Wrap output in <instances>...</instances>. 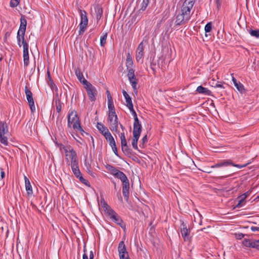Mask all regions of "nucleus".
I'll return each mask as SVG.
<instances>
[{"label": "nucleus", "instance_id": "nucleus-62", "mask_svg": "<svg viewBox=\"0 0 259 259\" xmlns=\"http://www.w3.org/2000/svg\"><path fill=\"white\" fill-rule=\"evenodd\" d=\"M155 64H151V65H150V67L151 68V69L154 72H155Z\"/></svg>", "mask_w": 259, "mask_h": 259}, {"label": "nucleus", "instance_id": "nucleus-28", "mask_svg": "<svg viewBox=\"0 0 259 259\" xmlns=\"http://www.w3.org/2000/svg\"><path fill=\"white\" fill-rule=\"evenodd\" d=\"M122 151L127 156L131 157L132 155V150L129 148L128 146H124L121 147Z\"/></svg>", "mask_w": 259, "mask_h": 259}, {"label": "nucleus", "instance_id": "nucleus-33", "mask_svg": "<svg viewBox=\"0 0 259 259\" xmlns=\"http://www.w3.org/2000/svg\"><path fill=\"white\" fill-rule=\"evenodd\" d=\"M249 247L259 249V239L252 241L250 245H249Z\"/></svg>", "mask_w": 259, "mask_h": 259}, {"label": "nucleus", "instance_id": "nucleus-4", "mask_svg": "<svg viewBox=\"0 0 259 259\" xmlns=\"http://www.w3.org/2000/svg\"><path fill=\"white\" fill-rule=\"evenodd\" d=\"M83 84L84 85V88L87 91L90 101L92 102L95 101L96 100V97L97 94L96 88L87 80L83 81Z\"/></svg>", "mask_w": 259, "mask_h": 259}, {"label": "nucleus", "instance_id": "nucleus-8", "mask_svg": "<svg viewBox=\"0 0 259 259\" xmlns=\"http://www.w3.org/2000/svg\"><path fill=\"white\" fill-rule=\"evenodd\" d=\"M8 132L7 123L5 121H0V142L5 146L9 144L7 137L5 136Z\"/></svg>", "mask_w": 259, "mask_h": 259}, {"label": "nucleus", "instance_id": "nucleus-44", "mask_svg": "<svg viewBox=\"0 0 259 259\" xmlns=\"http://www.w3.org/2000/svg\"><path fill=\"white\" fill-rule=\"evenodd\" d=\"M101 204L104 210L109 206L104 199L101 200Z\"/></svg>", "mask_w": 259, "mask_h": 259}, {"label": "nucleus", "instance_id": "nucleus-6", "mask_svg": "<svg viewBox=\"0 0 259 259\" xmlns=\"http://www.w3.org/2000/svg\"><path fill=\"white\" fill-rule=\"evenodd\" d=\"M69 165H70L72 171L74 176L78 179L82 184L86 186H89L90 183L88 181L84 179L82 176L81 173L79 168L78 162L73 163H69Z\"/></svg>", "mask_w": 259, "mask_h": 259}, {"label": "nucleus", "instance_id": "nucleus-40", "mask_svg": "<svg viewBox=\"0 0 259 259\" xmlns=\"http://www.w3.org/2000/svg\"><path fill=\"white\" fill-rule=\"evenodd\" d=\"M212 29V24L211 22L207 23L204 27V30L206 33L209 32Z\"/></svg>", "mask_w": 259, "mask_h": 259}, {"label": "nucleus", "instance_id": "nucleus-17", "mask_svg": "<svg viewBox=\"0 0 259 259\" xmlns=\"http://www.w3.org/2000/svg\"><path fill=\"white\" fill-rule=\"evenodd\" d=\"M144 54V45L143 42H141L139 45L136 52V60L139 62L143 57Z\"/></svg>", "mask_w": 259, "mask_h": 259}, {"label": "nucleus", "instance_id": "nucleus-60", "mask_svg": "<svg viewBox=\"0 0 259 259\" xmlns=\"http://www.w3.org/2000/svg\"><path fill=\"white\" fill-rule=\"evenodd\" d=\"M202 171L204 172H206V173H208V174L210 173L211 172V171L209 170V168H205V169L202 170Z\"/></svg>", "mask_w": 259, "mask_h": 259}, {"label": "nucleus", "instance_id": "nucleus-1", "mask_svg": "<svg viewBox=\"0 0 259 259\" xmlns=\"http://www.w3.org/2000/svg\"><path fill=\"white\" fill-rule=\"evenodd\" d=\"M195 2V0H185L183 3L180 11L176 15L175 21L173 24V20L170 22L169 26L174 27H177L179 26L186 24L190 19L193 14L192 10Z\"/></svg>", "mask_w": 259, "mask_h": 259}, {"label": "nucleus", "instance_id": "nucleus-59", "mask_svg": "<svg viewBox=\"0 0 259 259\" xmlns=\"http://www.w3.org/2000/svg\"><path fill=\"white\" fill-rule=\"evenodd\" d=\"M121 255H119L120 259H130L128 256V254H127V255H123V257H121Z\"/></svg>", "mask_w": 259, "mask_h": 259}, {"label": "nucleus", "instance_id": "nucleus-43", "mask_svg": "<svg viewBox=\"0 0 259 259\" xmlns=\"http://www.w3.org/2000/svg\"><path fill=\"white\" fill-rule=\"evenodd\" d=\"M213 84L212 86L214 88H219L222 89H224V87L223 86V84L221 83H220L219 82H217L215 83H213Z\"/></svg>", "mask_w": 259, "mask_h": 259}, {"label": "nucleus", "instance_id": "nucleus-41", "mask_svg": "<svg viewBox=\"0 0 259 259\" xmlns=\"http://www.w3.org/2000/svg\"><path fill=\"white\" fill-rule=\"evenodd\" d=\"M20 0H11L10 1V7L12 8L16 7L19 4Z\"/></svg>", "mask_w": 259, "mask_h": 259}, {"label": "nucleus", "instance_id": "nucleus-30", "mask_svg": "<svg viewBox=\"0 0 259 259\" xmlns=\"http://www.w3.org/2000/svg\"><path fill=\"white\" fill-rule=\"evenodd\" d=\"M149 0H143L142 2L140 4V11H144L146 10L148 4Z\"/></svg>", "mask_w": 259, "mask_h": 259}, {"label": "nucleus", "instance_id": "nucleus-47", "mask_svg": "<svg viewBox=\"0 0 259 259\" xmlns=\"http://www.w3.org/2000/svg\"><path fill=\"white\" fill-rule=\"evenodd\" d=\"M134 125H138V124H141V123L140 122V121L138 118V116L134 117Z\"/></svg>", "mask_w": 259, "mask_h": 259}, {"label": "nucleus", "instance_id": "nucleus-26", "mask_svg": "<svg viewBox=\"0 0 259 259\" xmlns=\"http://www.w3.org/2000/svg\"><path fill=\"white\" fill-rule=\"evenodd\" d=\"M125 64L127 69L132 68V66L133 65V61L130 53H128L126 56Z\"/></svg>", "mask_w": 259, "mask_h": 259}, {"label": "nucleus", "instance_id": "nucleus-63", "mask_svg": "<svg viewBox=\"0 0 259 259\" xmlns=\"http://www.w3.org/2000/svg\"><path fill=\"white\" fill-rule=\"evenodd\" d=\"M94 257V255L93 251H91L90 252V259H93Z\"/></svg>", "mask_w": 259, "mask_h": 259}, {"label": "nucleus", "instance_id": "nucleus-37", "mask_svg": "<svg viewBox=\"0 0 259 259\" xmlns=\"http://www.w3.org/2000/svg\"><path fill=\"white\" fill-rule=\"evenodd\" d=\"M107 38V33H105L100 38V45L102 47L104 46L106 42V39Z\"/></svg>", "mask_w": 259, "mask_h": 259}, {"label": "nucleus", "instance_id": "nucleus-15", "mask_svg": "<svg viewBox=\"0 0 259 259\" xmlns=\"http://www.w3.org/2000/svg\"><path fill=\"white\" fill-rule=\"evenodd\" d=\"M106 168L110 171V174L111 175H113L115 178L119 179L125 175V174L122 171H120L111 165H107Z\"/></svg>", "mask_w": 259, "mask_h": 259}, {"label": "nucleus", "instance_id": "nucleus-38", "mask_svg": "<svg viewBox=\"0 0 259 259\" xmlns=\"http://www.w3.org/2000/svg\"><path fill=\"white\" fill-rule=\"evenodd\" d=\"M128 70L127 77L128 79L134 78V77L135 76V70L133 68L127 69Z\"/></svg>", "mask_w": 259, "mask_h": 259}, {"label": "nucleus", "instance_id": "nucleus-49", "mask_svg": "<svg viewBox=\"0 0 259 259\" xmlns=\"http://www.w3.org/2000/svg\"><path fill=\"white\" fill-rule=\"evenodd\" d=\"M121 147L127 146L126 139L121 140Z\"/></svg>", "mask_w": 259, "mask_h": 259}, {"label": "nucleus", "instance_id": "nucleus-12", "mask_svg": "<svg viewBox=\"0 0 259 259\" xmlns=\"http://www.w3.org/2000/svg\"><path fill=\"white\" fill-rule=\"evenodd\" d=\"M180 231L185 241H189L190 239V229L187 228L186 224L183 221H181Z\"/></svg>", "mask_w": 259, "mask_h": 259}, {"label": "nucleus", "instance_id": "nucleus-57", "mask_svg": "<svg viewBox=\"0 0 259 259\" xmlns=\"http://www.w3.org/2000/svg\"><path fill=\"white\" fill-rule=\"evenodd\" d=\"M252 241H250V240H246L245 243H244V245L246 246V247H249V245H250V242H251Z\"/></svg>", "mask_w": 259, "mask_h": 259}, {"label": "nucleus", "instance_id": "nucleus-24", "mask_svg": "<svg viewBox=\"0 0 259 259\" xmlns=\"http://www.w3.org/2000/svg\"><path fill=\"white\" fill-rule=\"evenodd\" d=\"M142 132V125H134L133 127V136L139 137L140 136Z\"/></svg>", "mask_w": 259, "mask_h": 259}, {"label": "nucleus", "instance_id": "nucleus-61", "mask_svg": "<svg viewBox=\"0 0 259 259\" xmlns=\"http://www.w3.org/2000/svg\"><path fill=\"white\" fill-rule=\"evenodd\" d=\"M241 197H242L243 198H244V199H245L248 196V193H245L241 195H240Z\"/></svg>", "mask_w": 259, "mask_h": 259}, {"label": "nucleus", "instance_id": "nucleus-52", "mask_svg": "<svg viewBox=\"0 0 259 259\" xmlns=\"http://www.w3.org/2000/svg\"><path fill=\"white\" fill-rule=\"evenodd\" d=\"M1 180H3V179L5 177V172L3 168H1Z\"/></svg>", "mask_w": 259, "mask_h": 259}, {"label": "nucleus", "instance_id": "nucleus-9", "mask_svg": "<svg viewBox=\"0 0 259 259\" xmlns=\"http://www.w3.org/2000/svg\"><path fill=\"white\" fill-rule=\"evenodd\" d=\"M80 23L79 24V35H82L88 24L87 13L84 10H80Z\"/></svg>", "mask_w": 259, "mask_h": 259}, {"label": "nucleus", "instance_id": "nucleus-53", "mask_svg": "<svg viewBox=\"0 0 259 259\" xmlns=\"http://www.w3.org/2000/svg\"><path fill=\"white\" fill-rule=\"evenodd\" d=\"M87 169V172L90 174V175H91L92 177H95V174L93 173L92 170H91V169L92 168H86Z\"/></svg>", "mask_w": 259, "mask_h": 259}, {"label": "nucleus", "instance_id": "nucleus-11", "mask_svg": "<svg viewBox=\"0 0 259 259\" xmlns=\"http://www.w3.org/2000/svg\"><path fill=\"white\" fill-rule=\"evenodd\" d=\"M249 164V162H248L247 163L244 164H237L234 163L231 160H226L221 162L220 163H217L213 165H212L211 166V168H218L222 166H228L232 165L239 168H242L246 167Z\"/></svg>", "mask_w": 259, "mask_h": 259}, {"label": "nucleus", "instance_id": "nucleus-35", "mask_svg": "<svg viewBox=\"0 0 259 259\" xmlns=\"http://www.w3.org/2000/svg\"><path fill=\"white\" fill-rule=\"evenodd\" d=\"M55 105L56 106V110L58 113H59L62 109V105L60 99H56L55 100Z\"/></svg>", "mask_w": 259, "mask_h": 259}, {"label": "nucleus", "instance_id": "nucleus-25", "mask_svg": "<svg viewBox=\"0 0 259 259\" xmlns=\"http://www.w3.org/2000/svg\"><path fill=\"white\" fill-rule=\"evenodd\" d=\"M105 138L109 142V144L111 147L116 146L115 140L111 133H109V135H107Z\"/></svg>", "mask_w": 259, "mask_h": 259}, {"label": "nucleus", "instance_id": "nucleus-64", "mask_svg": "<svg viewBox=\"0 0 259 259\" xmlns=\"http://www.w3.org/2000/svg\"><path fill=\"white\" fill-rule=\"evenodd\" d=\"M32 123H31L30 120L27 123L26 126H28V128H31Z\"/></svg>", "mask_w": 259, "mask_h": 259}, {"label": "nucleus", "instance_id": "nucleus-14", "mask_svg": "<svg viewBox=\"0 0 259 259\" xmlns=\"http://www.w3.org/2000/svg\"><path fill=\"white\" fill-rule=\"evenodd\" d=\"M22 45L23 48V61L25 67H27L29 64V58L28 54V45L25 39H22Z\"/></svg>", "mask_w": 259, "mask_h": 259}, {"label": "nucleus", "instance_id": "nucleus-19", "mask_svg": "<svg viewBox=\"0 0 259 259\" xmlns=\"http://www.w3.org/2000/svg\"><path fill=\"white\" fill-rule=\"evenodd\" d=\"M97 128L99 131V132L104 136V137H105L107 135H109V133H110L108 128L101 123L98 122L97 123Z\"/></svg>", "mask_w": 259, "mask_h": 259}, {"label": "nucleus", "instance_id": "nucleus-46", "mask_svg": "<svg viewBox=\"0 0 259 259\" xmlns=\"http://www.w3.org/2000/svg\"><path fill=\"white\" fill-rule=\"evenodd\" d=\"M130 83L132 85V88L134 90V91H137V85L138 84L137 81H132V82H130Z\"/></svg>", "mask_w": 259, "mask_h": 259}, {"label": "nucleus", "instance_id": "nucleus-58", "mask_svg": "<svg viewBox=\"0 0 259 259\" xmlns=\"http://www.w3.org/2000/svg\"><path fill=\"white\" fill-rule=\"evenodd\" d=\"M120 140H124L125 139V134L123 132V133H121L120 135Z\"/></svg>", "mask_w": 259, "mask_h": 259}, {"label": "nucleus", "instance_id": "nucleus-16", "mask_svg": "<svg viewBox=\"0 0 259 259\" xmlns=\"http://www.w3.org/2000/svg\"><path fill=\"white\" fill-rule=\"evenodd\" d=\"M111 220L115 223L117 225L120 226L123 229L125 230L126 228L125 224L123 222L121 217L116 213H114L110 218Z\"/></svg>", "mask_w": 259, "mask_h": 259}, {"label": "nucleus", "instance_id": "nucleus-21", "mask_svg": "<svg viewBox=\"0 0 259 259\" xmlns=\"http://www.w3.org/2000/svg\"><path fill=\"white\" fill-rule=\"evenodd\" d=\"M25 183V189L27 191V193L28 195H31L33 193L32 188L30 184V182L27 178V177H24Z\"/></svg>", "mask_w": 259, "mask_h": 259}, {"label": "nucleus", "instance_id": "nucleus-54", "mask_svg": "<svg viewBox=\"0 0 259 259\" xmlns=\"http://www.w3.org/2000/svg\"><path fill=\"white\" fill-rule=\"evenodd\" d=\"M250 229L253 232L259 231V227H257L252 226L250 228Z\"/></svg>", "mask_w": 259, "mask_h": 259}, {"label": "nucleus", "instance_id": "nucleus-55", "mask_svg": "<svg viewBox=\"0 0 259 259\" xmlns=\"http://www.w3.org/2000/svg\"><path fill=\"white\" fill-rule=\"evenodd\" d=\"M85 247L84 246V249H83L84 253L83 254V259H89L88 256L87 254L85 253Z\"/></svg>", "mask_w": 259, "mask_h": 259}, {"label": "nucleus", "instance_id": "nucleus-48", "mask_svg": "<svg viewBox=\"0 0 259 259\" xmlns=\"http://www.w3.org/2000/svg\"><path fill=\"white\" fill-rule=\"evenodd\" d=\"M106 94L107 96L108 101L113 100L110 93L108 90L106 91Z\"/></svg>", "mask_w": 259, "mask_h": 259}, {"label": "nucleus", "instance_id": "nucleus-13", "mask_svg": "<svg viewBox=\"0 0 259 259\" xmlns=\"http://www.w3.org/2000/svg\"><path fill=\"white\" fill-rule=\"evenodd\" d=\"M25 93L26 98L30 108L31 112H34L35 111V107L34 102L32 97V93L31 91L28 88L27 86L25 88Z\"/></svg>", "mask_w": 259, "mask_h": 259}, {"label": "nucleus", "instance_id": "nucleus-39", "mask_svg": "<svg viewBox=\"0 0 259 259\" xmlns=\"http://www.w3.org/2000/svg\"><path fill=\"white\" fill-rule=\"evenodd\" d=\"M237 199L238 200V202L236 205V207L240 208L242 206V203L244 202L245 199L240 196L237 197Z\"/></svg>", "mask_w": 259, "mask_h": 259}, {"label": "nucleus", "instance_id": "nucleus-20", "mask_svg": "<svg viewBox=\"0 0 259 259\" xmlns=\"http://www.w3.org/2000/svg\"><path fill=\"white\" fill-rule=\"evenodd\" d=\"M95 11L96 14V18L97 22H98L101 19L103 15L102 8L100 6L97 5L95 7Z\"/></svg>", "mask_w": 259, "mask_h": 259}, {"label": "nucleus", "instance_id": "nucleus-42", "mask_svg": "<svg viewBox=\"0 0 259 259\" xmlns=\"http://www.w3.org/2000/svg\"><path fill=\"white\" fill-rule=\"evenodd\" d=\"M127 108H128V109L130 110L131 114L133 116V117H135L137 116V113H136L135 110L134 109V106L133 105H132L131 106H130V107H128Z\"/></svg>", "mask_w": 259, "mask_h": 259}, {"label": "nucleus", "instance_id": "nucleus-23", "mask_svg": "<svg viewBox=\"0 0 259 259\" xmlns=\"http://www.w3.org/2000/svg\"><path fill=\"white\" fill-rule=\"evenodd\" d=\"M123 95L126 101V106L127 107H128L130 106H131L133 105V104L132 103V98L131 97L128 95V94L126 93V92L124 90H123L122 91Z\"/></svg>", "mask_w": 259, "mask_h": 259}, {"label": "nucleus", "instance_id": "nucleus-51", "mask_svg": "<svg viewBox=\"0 0 259 259\" xmlns=\"http://www.w3.org/2000/svg\"><path fill=\"white\" fill-rule=\"evenodd\" d=\"M50 87L52 90H53L55 88H57L56 85L51 79H50Z\"/></svg>", "mask_w": 259, "mask_h": 259}, {"label": "nucleus", "instance_id": "nucleus-29", "mask_svg": "<svg viewBox=\"0 0 259 259\" xmlns=\"http://www.w3.org/2000/svg\"><path fill=\"white\" fill-rule=\"evenodd\" d=\"M139 139V137L133 136V139L132 142V145L134 149L138 150V141Z\"/></svg>", "mask_w": 259, "mask_h": 259}, {"label": "nucleus", "instance_id": "nucleus-27", "mask_svg": "<svg viewBox=\"0 0 259 259\" xmlns=\"http://www.w3.org/2000/svg\"><path fill=\"white\" fill-rule=\"evenodd\" d=\"M75 73L78 79L81 83L83 84V81L86 79L84 78L82 72H81L79 68L76 69L75 70Z\"/></svg>", "mask_w": 259, "mask_h": 259}, {"label": "nucleus", "instance_id": "nucleus-31", "mask_svg": "<svg viewBox=\"0 0 259 259\" xmlns=\"http://www.w3.org/2000/svg\"><path fill=\"white\" fill-rule=\"evenodd\" d=\"M105 212L110 217V218L113 215L114 213H115V211L111 208L110 206L107 207V208H105L104 210Z\"/></svg>", "mask_w": 259, "mask_h": 259}, {"label": "nucleus", "instance_id": "nucleus-7", "mask_svg": "<svg viewBox=\"0 0 259 259\" xmlns=\"http://www.w3.org/2000/svg\"><path fill=\"white\" fill-rule=\"evenodd\" d=\"M66 154V159L69 161L70 160V163H73L78 162L77 157V154L71 146H66L63 148Z\"/></svg>", "mask_w": 259, "mask_h": 259}, {"label": "nucleus", "instance_id": "nucleus-45", "mask_svg": "<svg viewBox=\"0 0 259 259\" xmlns=\"http://www.w3.org/2000/svg\"><path fill=\"white\" fill-rule=\"evenodd\" d=\"M84 163L86 168H92L91 163L86 159L84 160Z\"/></svg>", "mask_w": 259, "mask_h": 259}, {"label": "nucleus", "instance_id": "nucleus-32", "mask_svg": "<svg viewBox=\"0 0 259 259\" xmlns=\"http://www.w3.org/2000/svg\"><path fill=\"white\" fill-rule=\"evenodd\" d=\"M234 85L236 88L237 90L239 92H240L241 93H242L244 92V86L239 81H238L237 82L235 83Z\"/></svg>", "mask_w": 259, "mask_h": 259}, {"label": "nucleus", "instance_id": "nucleus-2", "mask_svg": "<svg viewBox=\"0 0 259 259\" xmlns=\"http://www.w3.org/2000/svg\"><path fill=\"white\" fill-rule=\"evenodd\" d=\"M67 126L68 127H72L75 131L79 132L82 135H83V133L87 134L82 128L77 112L74 110L69 111L68 112Z\"/></svg>", "mask_w": 259, "mask_h": 259}, {"label": "nucleus", "instance_id": "nucleus-18", "mask_svg": "<svg viewBox=\"0 0 259 259\" xmlns=\"http://www.w3.org/2000/svg\"><path fill=\"white\" fill-rule=\"evenodd\" d=\"M118 251L119 252V255H121V257H123V255H127L128 252L126 251V249L123 241H121L119 242L118 246Z\"/></svg>", "mask_w": 259, "mask_h": 259}, {"label": "nucleus", "instance_id": "nucleus-22", "mask_svg": "<svg viewBox=\"0 0 259 259\" xmlns=\"http://www.w3.org/2000/svg\"><path fill=\"white\" fill-rule=\"evenodd\" d=\"M196 91L199 93L204 95H210L211 91L207 88H205L202 85H199L197 88Z\"/></svg>", "mask_w": 259, "mask_h": 259}, {"label": "nucleus", "instance_id": "nucleus-34", "mask_svg": "<svg viewBox=\"0 0 259 259\" xmlns=\"http://www.w3.org/2000/svg\"><path fill=\"white\" fill-rule=\"evenodd\" d=\"M108 107L109 111V113H111V112L115 113V110L114 106L113 105V100L108 101Z\"/></svg>", "mask_w": 259, "mask_h": 259}, {"label": "nucleus", "instance_id": "nucleus-56", "mask_svg": "<svg viewBox=\"0 0 259 259\" xmlns=\"http://www.w3.org/2000/svg\"><path fill=\"white\" fill-rule=\"evenodd\" d=\"M147 135H145L144 137H143L142 139V141L143 142V144L146 143L147 142Z\"/></svg>", "mask_w": 259, "mask_h": 259}, {"label": "nucleus", "instance_id": "nucleus-10", "mask_svg": "<svg viewBox=\"0 0 259 259\" xmlns=\"http://www.w3.org/2000/svg\"><path fill=\"white\" fill-rule=\"evenodd\" d=\"M122 183V193L125 200L127 202L129 198L130 182L125 175L120 179Z\"/></svg>", "mask_w": 259, "mask_h": 259}, {"label": "nucleus", "instance_id": "nucleus-5", "mask_svg": "<svg viewBox=\"0 0 259 259\" xmlns=\"http://www.w3.org/2000/svg\"><path fill=\"white\" fill-rule=\"evenodd\" d=\"M108 121L109 122V128L112 132L119 134L118 130V118L116 113H109L108 116Z\"/></svg>", "mask_w": 259, "mask_h": 259}, {"label": "nucleus", "instance_id": "nucleus-50", "mask_svg": "<svg viewBox=\"0 0 259 259\" xmlns=\"http://www.w3.org/2000/svg\"><path fill=\"white\" fill-rule=\"evenodd\" d=\"M112 148V149L114 152V153L117 156H118V152H117V148H116V145L115 146H113L111 147Z\"/></svg>", "mask_w": 259, "mask_h": 259}, {"label": "nucleus", "instance_id": "nucleus-3", "mask_svg": "<svg viewBox=\"0 0 259 259\" xmlns=\"http://www.w3.org/2000/svg\"><path fill=\"white\" fill-rule=\"evenodd\" d=\"M27 25V20L25 18L24 16H21L20 18V25L19 26V30L17 34V39L18 45L21 47L22 45L20 44V37H22V39H24V36L26 31Z\"/></svg>", "mask_w": 259, "mask_h": 259}, {"label": "nucleus", "instance_id": "nucleus-36", "mask_svg": "<svg viewBox=\"0 0 259 259\" xmlns=\"http://www.w3.org/2000/svg\"><path fill=\"white\" fill-rule=\"evenodd\" d=\"M249 32L251 36L259 38V29H250Z\"/></svg>", "mask_w": 259, "mask_h": 259}]
</instances>
